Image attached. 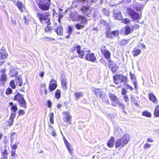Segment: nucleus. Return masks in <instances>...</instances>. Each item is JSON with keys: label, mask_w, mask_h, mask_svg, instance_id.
<instances>
[{"label": "nucleus", "mask_w": 159, "mask_h": 159, "mask_svg": "<svg viewBox=\"0 0 159 159\" xmlns=\"http://www.w3.org/2000/svg\"><path fill=\"white\" fill-rule=\"evenodd\" d=\"M139 27V25L137 24H135L134 26L127 25L124 27L125 34L127 35L132 33L134 31V29H137Z\"/></svg>", "instance_id": "nucleus-13"}, {"label": "nucleus", "mask_w": 159, "mask_h": 159, "mask_svg": "<svg viewBox=\"0 0 159 159\" xmlns=\"http://www.w3.org/2000/svg\"><path fill=\"white\" fill-rule=\"evenodd\" d=\"M8 56V54L4 51L0 52V59H6Z\"/></svg>", "instance_id": "nucleus-30"}, {"label": "nucleus", "mask_w": 159, "mask_h": 159, "mask_svg": "<svg viewBox=\"0 0 159 159\" xmlns=\"http://www.w3.org/2000/svg\"><path fill=\"white\" fill-rule=\"evenodd\" d=\"M18 90L20 92H25V87H23L22 88H21L20 89H18Z\"/></svg>", "instance_id": "nucleus-62"}, {"label": "nucleus", "mask_w": 159, "mask_h": 159, "mask_svg": "<svg viewBox=\"0 0 159 159\" xmlns=\"http://www.w3.org/2000/svg\"><path fill=\"white\" fill-rule=\"evenodd\" d=\"M111 65H112V66L111 67V70L112 73H114L117 70L118 67L116 64H114L113 62L111 64Z\"/></svg>", "instance_id": "nucleus-36"}, {"label": "nucleus", "mask_w": 159, "mask_h": 159, "mask_svg": "<svg viewBox=\"0 0 159 159\" xmlns=\"http://www.w3.org/2000/svg\"><path fill=\"white\" fill-rule=\"evenodd\" d=\"M51 22H50V23H47L45 24H47L46 26L44 28V32L46 33H48V32L51 33L52 30V28L49 26L51 25Z\"/></svg>", "instance_id": "nucleus-26"}, {"label": "nucleus", "mask_w": 159, "mask_h": 159, "mask_svg": "<svg viewBox=\"0 0 159 159\" xmlns=\"http://www.w3.org/2000/svg\"><path fill=\"white\" fill-rule=\"evenodd\" d=\"M4 147V148L3 149H1V150L2 156L0 157V159H8L9 153L7 149L6 145H5Z\"/></svg>", "instance_id": "nucleus-18"}, {"label": "nucleus", "mask_w": 159, "mask_h": 159, "mask_svg": "<svg viewBox=\"0 0 159 159\" xmlns=\"http://www.w3.org/2000/svg\"><path fill=\"white\" fill-rule=\"evenodd\" d=\"M119 34V30H116L111 31L110 29L107 30L105 33L106 37L111 39H113L115 37H118Z\"/></svg>", "instance_id": "nucleus-12"}, {"label": "nucleus", "mask_w": 159, "mask_h": 159, "mask_svg": "<svg viewBox=\"0 0 159 159\" xmlns=\"http://www.w3.org/2000/svg\"><path fill=\"white\" fill-rule=\"evenodd\" d=\"M62 114L64 115L63 116V120L64 122L70 125L72 124L71 122L72 116L70 115V112L67 111H64L62 112Z\"/></svg>", "instance_id": "nucleus-14"}, {"label": "nucleus", "mask_w": 159, "mask_h": 159, "mask_svg": "<svg viewBox=\"0 0 159 159\" xmlns=\"http://www.w3.org/2000/svg\"><path fill=\"white\" fill-rule=\"evenodd\" d=\"M126 93V91L124 88L121 91V94L123 95H125Z\"/></svg>", "instance_id": "nucleus-59"}, {"label": "nucleus", "mask_w": 159, "mask_h": 159, "mask_svg": "<svg viewBox=\"0 0 159 159\" xmlns=\"http://www.w3.org/2000/svg\"><path fill=\"white\" fill-rule=\"evenodd\" d=\"M10 110L12 111L13 112L11 113V114H14L15 116H16V113L18 110V107L16 105H15L13 106H12L10 108Z\"/></svg>", "instance_id": "nucleus-37"}, {"label": "nucleus", "mask_w": 159, "mask_h": 159, "mask_svg": "<svg viewBox=\"0 0 159 159\" xmlns=\"http://www.w3.org/2000/svg\"><path fill=\"white\" fill-rule=\"evenodd\" d=\"M57 87L56 81L53 79H52L50 81L48 85V89L49 92H52Z\"/></svg>", "instance_id": "nucleus-15"}, {"label": "nucleus", "mask_w": 159, "mask_h": 159, "mask_svg": "<svg viewBox=\"0 0 159 159\" xmlns=\"http://www.w3.org/2000/svg\"><path fill=\"white\" fill-rule=\"evenodd\" d=\"M18 113L19 116H20L24 115L25 114V112L24 110L20 109L19 110Z\"/></svg>", "instance_id": "nucleus-50"}, {"label": "nucleus", "mask_w": 159, "mask_h": 159, "mask_svg": "<svg viewBox=\"0 0 159 159\" xmlns=\"http://www.w3.org/2000/svg\"><path fill=\"white\" fill-rule=\"evenodd\" d=\"M20 142L19 141H17L11 147V148L14 150H16L17 148L18 144Z\"/></svg>", "instance_id": "nucleus-47"}, {"label": "nucleus", "mask_w": 159, "mask_h": 159, "mask_svg": "<svg viewBox=\"0 0 159 159\" xmlns=\"http://www.w3.org/2000/svg\"><path fill=\"white\" fill-rule=\"evenodd\" d=\"M108 97L110 99L111 105L113 107H124V105L121 103L119 100L118 98L114 94L110 93L108 94Z\"/></svg>", "instance_id": "nucleus-10"}, {"label": "nucleus", "mask_w": 159, "mask_h": 159, "mask_svg": "<svg viewBox=\"0 0 159 159\" xmlns=\"http://www.w3.org/2000/svg\"><path fill=\"white\" fill-rule=\"evenodd\" d=\"M50 16L49 12H44L43 13L38 12L36 13V17L38 18L41 23L45 24L47 23H50Z\"/></svg>", "instance_id": "nucleus-4"}, {"label": "nucleus", "mask_w": 159, "mask_h": 159, "mask_svg": "<svg viewBox=\"0 0 159 159\" xmlns=\"http://www.w3.org/2000/svg\"><path fill=\"white\" fill-rule=\"evenodd\" d=\"M39 8L42 11H46L49 10L51 4L50 0H34Z\"/></svg>", "instance_id": "nucleus-2"}, {"label": "nucleus", "mask_w": 159, "mask_h": 159, "mask_svg": "<svg viewBox=\"0 0 159 159\" xmlns=\"http://www.w3.org/2000/svg\"><path fill=\"white\" fill-rule=\"evenodd\" d=\"M54 31L58 35L62 36L63 34V30L61 25L58 26L56 29H54Z\"/></svg>", "instance_id": "nucleus-23"}, {"label": "nucleus", "mask_w": 159, "mask_h": 159, "mask_svg": "<svg viewBox=\"0 0 159 159\" xmlns=\"http://www.w3.org/2000/svg\"><path fill=\"white\" fill-rule=\"evenodd\" d=\"M130 21V20L128 18L124 19L123 20L122 22L125 24H129Z\"/></svg>", "instance_id": "nucleus-49"}, {"label": "nucleus", "mask_w": 159, "mask_h": 159, "mask_svg": "<svg viewBox=\"0 0 159 159\" xmlns=\"http://www.w3.org/2000/svg\"><path fill=\"white\" fill-rule=\"evenodd\" d=\"M133 84L134 85V88L136 89H137V84L136 82H133Z\"/></svg>", "instance_id": "nucleus-63"}, {"label": "nucleus", "mask_w": 159, "mask_h": 159, "mask_svg": "<svg viewBox=\"0 0 159 159\" xmlns=\"http://www.w3.org/2000/svg\"><path fill=\"white\" fill-rule=\"evenodd\" d=\"M23 19L25 20V23L27 24L28 25L29 23V21L28 20L27 18V17L26 16H25L23 17Z\"/></svg>", "instance_id": "nucleus-56"}, {"label": "nucleus", "mask_w": 159, "mask_h": 159, "mask_svg": "<svg viewBox=\"0 0 159 159\" xmlns=\"http://www.w3.org/2000/svg\"><path fill=\"white\" fill-rule=\"evenodd\" d=\"M127 87V89H129L130 91H132L133 90V88L128 84H125Z\"/></svg>", "instance_id": "nucleus-54"}, {"label": "nucleus", "mask_w": 159, "mask_h": 159, "mask_svg": "<svg viewBox=\"0 0 159 159\" xmlns=\"http://www.w3.org/2000/svg\"><path fill=\"white\" fill-rule=\"evenodd\" d=\"M130 138L129 135L125 134L120 138L117 139L115 143V147L122 148L126 144L129 140Z\"/></svg>", "instance_id": "nucleus-8"}, {"label": "nucleus", "mask_w": 159, "mask_h": 159, "mask_svg": "<svg viewBox=\"0 0 159 159\" xmlns=\"http://www.w3.org/2000/svg\"><path fill=\"white\" fill-rule=\"evenodd\" d=\"M90 6H84L83 8L81 9V11H84L85 12H86L90 8Z\"/></svg>", "instance_id": "nucleus-46"}, {"label": "nucleus", "mask_w": 159, "mask_h": 159, "mask_svg": "<svg viewBox=\"0 0 159 159\" xmlns=\"http://www.w3.org/2000/svg\"><path fill=\"white\" fill-rule=\"evenodd\" d=\"M52 102L50 100L47 101V105L49 108H51L52 106Z\"/></svg>", "instance_id": "nucleus-55"}, {"label": "nucleus", "mask_w": 159, "mask_h": 159, "mask_svg": "<svg viewBox=\"0 0 159 159\" xmlns=\"http://www.w3.org/2000/svg\"><path fill=\"white\" fill-rule=\"evenodd\" d=\"M113 16L118 20H122V16L121 12L118 8L114 9L113 11Z\"/></svg>", "instance_id": "nucleus-16"}, {"label": "nucleus", "mask_w": 159, "mask_h": 159, "mask_svg": "<svg viewBox=\"0 0 159 159\" xmlns=\"http://www.w3.org/2000/svg\"><path fill=\"white\" fill-rule=\"evenodd\" d=\"M16 134L15 132L12 133L10 135V142L11 143H12L13 141V139L14 138V136Z\"/></svg>", "instance_id": "nucleus-48"}, {"label": "nucleus", "mask_w": 159, "mask_h": 159, "mask_svg": "<svg viewBox=\"0 0 159 159\" xmlns=\"http://www.w3.org/2000/svg\"><path fill=\"white\" fill-rule=\"evenodd\" d=\"M75 49L79 54L78 57L82 58H83L84 55V51L81 50V46L79 45H76L74 47L71 48L70 50V53L73 54Z\"/></svg>", "instance_id": "nucleus-11"}, {"label": "nucleus", "mask_w": 159, "mask_h": 159, "mask_svg": "<svg viewBox=\"0 0 159 159\" xmlns=\"http://www.w3.org/2000/svg\"><path fill=\"white\" fill-rule=\"evenodd\" d=\"M83 92H77L74 94V96L76 99H78L83 97Z\"/></svg>", "instance_id": "nucleus-31"}, {"label": "nucleus", "mask_w": 159, "mask_h": 159, "mask_svg": "<svg viewBox=\"0 0 159 159\" xmlns=\"http://www.w3.org/2000/svg\"><path fill=\"white\" fill-rule=\"evenodd\" d=\"M7 75H1L0 77V82L2 84H5L7 80Z\"/></svg>", "instance_id": "nucleus-29"}, {"label": "nucleus", "mask_w": 159, "mask_h": 159, "mask_svg": "<svg viewBox=\"0 0 159 159\" xmlns=\"http://www.w3.org/2000/svg\"><path fill=\"white\" fill-rule=\"evenodd\" d=\"M142 114L143 116L148 117H150L151 116V113L147 111L143 112Z\"/></svg>", "instance_id": "nucleus-42"}, {"label": "nucleus", "mask_w": 159, "mask_h": 159, "mask_svg": "<svg viewBox=\"0 0 159 159\" xmlns=\"http://www.w3.org/2000/svg\"><path fill=\"white\" fill-rule=\"evenodd\" d=\"M6 70L5 68H2L0 70V73L1 75H7L6 74Z\"/></svg>", "instance_id": "nucleus-52"}, {"label": "nucleus", "mask_w": 159, "mask_h": 159, "mask_svg": "<svg viewBox=\"0 0 159 159\" xmlns=\"http://www.w3.org/2000/svg\"><path fill=\"white\" fill-rule=\"evenodd\" d=\"M67 31L68 34H71L72 32L73 31V30L71 26H69L67 28Z\"/></svg>", "instance_id": "nucleus-51"}, {"label": "nucleus", "mask_w": 159, "mask_h": 159, "mask_svg": "<svg viewBox=\"0 0 159 159\" xmlns=\"http://www.w3.org/2000/svg\"><path fill=\"white\" fill-rule=\"evenodd\" d=\"M16 154V151L15 150H11V156L12 157H14Z\"/></svg>", "instance_id": "nucleus-58"}, {"label": "nucleus", "mask_w": 159, "mask_h": 159, "mask_svg": "<svg viewBox=\"0 0 159 159\" xmlns=\"http://www.w3.org/2000/svg\"><path fill=\"white\" fill-rule=\"evenodd\" d=\"M151 145L148 143H146L143 146V148L144 149H146L149 148L151 147Z\"/></svg>", "instance_id": "nucleus-53"}, {"label": "nucleus", "mask_w": 159, "mask_h": 159, "mask_svg": "<svg viewBox=\"0 0 159 159\" xmlns=\"http://www.w3.org/2000/svg\"><path fill=\"white\" fill-rule=\"evenodd\" d=\"M44 75V73L43 72H41L39 74V76L41 77H43Z\"/></svg>", "instance_id": "nucleus-64"}, {"label": "nucleus", "mask_w": 159, "mask_h": 159, "mask_svg": "<svg viewBox=\"0 0 159 159\" xmlns=\"http://www.w3.org/2000/svg\"><path fill=\"white\" fill-rule=\"evenodd\" d=\"M87 24V22H86L85 23H84V24H81H81H80L79 23H78L75 25V26L77 30H80L81 29H82V27H85L84 25Z\"/></svg>", "instance_id": "nucleus-35"}, {"label": "nucleus", "mask_w": 159, "mask_h": 159, "mask_svg": "<svg viewBox=\"0 0 159 159\" xmlns=\"http://www.w3.org/2000/svg\"><path fill=\"white\" fill-rule=\"evenodd\" d=\"M113 82L116 84H118L123 83L125 84L128 82L127 76L123 74H116L113 75Z\"/></svg>", "instance_id": "nucleus-5"}, {"label": "nucleus", "mask_w": 159, "mask_h": 159, "mask_svg": "<svg viewBox=\"0 0 159 159\" xmlns=\"http://www.w3.org/2000/svg\"><path fill=\"white\" fill-rule=\"evenodd\" d=\"M13 100L18 103L19 106L25 108L27 107V102L25 99L23 95L18 92L13 97Z\"/></svg>", "instance_id": "nucleus-6"}, {"label": "nucleus", "mask_w": 159, "mask_h": 159, "mask_svg": "<svg viewBox=\"0 0 159 159\" xmlns=\"http://www.w3.org/2000/svg\"><path fill=\"white\" fill-rule=\"evenodd\" d=\"M129 74L130 75V79H131L132 80L135 79V75L134 74H132L131 72H130Z\"/></svg>", "instance_id": "nucleus-57"}, {"label": "nucleus", "mask_w": 159, "mask_h": 159, "mask_svg": "<svg viewBox=\"0 0 159 159\" xmlns=\"http://www.w3.org/2000/svg\"><path fill=\"white\" fill-rule=\"evenodd\" d=\"M143 5L139 4H137V5L134 7L135 9L138 11H140L143 8Z\"/></svg>", "instance_id": "nucleus-38"}, {"label": "nucleus", "mask_w": 159, "mask_h": 159, "mask_svg": "<svg viewBox=\"0 0 159 159\" xmlns=\"http://www.w3.org/2000/svg\"><path fill=\"white\" fill-rule=\"evenodd\" d=\"M85 59L92 62H94L97 60L96 57L93 53H88L85 56Z\"/></svg>", "instance_id": "nucleus-17"}, {"label": "nucleus", "mask_w": 159, "mask_h": 159, "mask_svg": "<svg viewBox=\"0 0 159 159\" xmlns=\"http://www.w3.org/2000/svg\"><path fill=\"white\" fill-rule=\"evenodd\" d=\"M129 41V39H123L121 40L119 42L121 46H124Z\"/></svg>", "instance_id": "nucleus-40"}, {"label": "nucleus", "mask_w": 159, "mask_h": 159, "mask_svg": "<svg viewBox=\"0 0 159 159\" xmlns=\"http://www.w3.org/2000/svg\"><path fill=\"white\" fill-rule=\"evenodd\" d=\"M15 117L14 114H11L10 118L7 121L8 126L9 127H10L13 125L14 122V119Z\"/></svg>", "instance_id": "nucleus-24"}, {"label": "nucleus", "mask_w": 159, "mask_h": 159, "mask_svg": "<svg viewBox=\"0 0 159 159\" xmlns=\"http://www.w3.org/2000/svg\"><path fill=\"white\" fill-rule=\"evenodd\" d=\"M15 80H12L9 82V85L12 89H15L16 87V85L15 84L14 82Z\"/></svg>", "instance_id": "nucleus-39"}, {"label": "nucleus", "mask_w": 159, "mask_h": 159, "mask_svg": "<svg viewBox=\"0 0 159 159\" xmlns=\"http://www.w3.org/2000/svg\"><path fill=\"white\" fill-rule=\"evenodd\" d=\"M103 93V91L101 89L94 88V93L96 96L97 97H99L106 104L109 105L110 102L107 95Z\"/></svg>", "instance_id": "nucleus-7"}, {"label": "nucleus", "mask_w": 159, "mask_h": 159, "mask_svg": "<svg viewBox=\"0 0 159 159\" xmlns=\"http://www.w3.org/2000/svg\"><path fill=\"white\" fill-rule=\"evenodd\" d=\"M69 18L70 20L74 22L80 21L81 23L84 24L86 22H88V19L84 15H78L77 16L76 14L71 13L69 14Z\"/></svg>", "instance_id": "nucleus-9"}, {"label": "nucleus", "mask_w": 159, "mask_h": 159, "mask_svg": "<svg viewBox=\"0 0 159 159\" xmlns=\"http://www.w3.org/2000/svg\"><path fill=\"white\" fill-rule=\"evenodd\" d=\"M124 100L126 102H127L129 100V98L127 95H125L124 97Z\"/></svg>", "instance_id": "nucleus-60"}, {"label": "nucleus", "mask_w": 159, "mask_h": 159, "mask_svg": "<svg viewBox=\"0 0 159 159\" xmlns=\"http://www.w3.org/2000/svg\"><path fill=\"white\" fill-rule=\"evenodd\" d=\"M114 143L115 140L114 137L111 136L107 142V146L109 148H112L114 145Z\"/></svg>", "instance_id": "nucleus-25"}, {"label": "nucleus", "mask_w": 159, "mask_h": 159, "mask_svg": "<svg viewBox=\"0 0 159 159\" xmlns=\"http://www.w3.org/2000/svg\"><path fill=\"white\" fill-rule=\"evenodd\" d=\"M148 97L149 100L155 104L158 103V100L153 93H149L148 94Z\"/></svg>", "instance_id": "nucleus-22"}, {"label": "nucleus", "mask_w": 159, "mask_h": 159, "mask_svg": "<svg viewBox=\"0 0 159 159\" xmlns=\"http://www.w3.org/2000/svg\"><path fill=\"white\" fill-rule=\"evenodd\" d=\"M65 144L66 147V148H67L68 150L69 151L70 153V155H72V151H73V149L72 148H70V145L69 144V143L67 140L66 141L64 142Z\"/></svg>", "instance_id": "nucleus-34"}, {"label": "nucleus", "mask_w": 159, "mask_h": 159, "mask_svg": "<svg viewBox=\"0 0 159 159\" xmlns=\"http://www.w3.org/2000/svg\"><path fill=\"white\" fill-rule=\"evenodd\" d=\"M147 141L148 142H152L154 141V140L152 138H148L147 139Z\"/></svg>", "instance_id": "nucleus-61"}, {"label": "nucleus", "mask_w": 159, "mask_h": 159, "mask_svg": "<svg viewBox=\"0 0 159 159\" xmlns=\"http://www.w3.org/2000/svg\"><path fill=\"white\" fill-rule=\"evenodd\" d=\"M61 87L64 90H66L67 89V82L66 77H61Z\"/></svg>", "instance_id": "nucleus-19"}, {"label": "nucleus", "mask_w": 159, "mask_h": 159, "mask_svg": "<svg viewBox=\"0 0 159 159\" xmlns=\"http://www.w3.org/2000/svg\"><path fill=\"white\" fill-rule=\"evenodd\" d=\"M131 99L133 102L137 106L139 107V105L137 102V101L136 100L135 96L134 95H131L130 96Z\"/></svg>", "instance_id": "nucleus-44"}, {"label": "nucleus", "mask_w": 159, "mask_h": 159, "mask_svg": "<svg viewBox=\"0 0 159 159\" xmlns=\"http://www.w3.org/2000/svg\"><path fill=\"white\" fill-rule=\"evenodd\" d=\"M16 6L21 12H23L25 10V6L21 2L17 1L16 3Z\"/></svg>", "instance_id": "nucleus-21"}, {"label": "nucleus", "mask_w": 159, "mask_h": 159, "mask_svg": "<svg viewBox=\"0 0 159 159\" xmlns=\"http://www.w3.org/2000/svg\"><path fill=\"white\" fill-rule=\"evenodd\" d=\"M15 81L16 85L19 87L22 86L23 85V82L22 77L20 75L16 76L15 79Z\"/></svg>", "instance_id": "nucleus-20"}, {"label": "nucleus", "mask_w": 159, "mask_h": 159, "mask_svg": "<svg viewBox=\"0 0 159 159\" xmlns=\"http://www.w3.org/2000/svg\"><path fill=\"white\" fill-rule=\"evenodd\" d=\"M54 114L53 113H51L50 114V120L51 122L53 124H54V121L53 120V117H54Z\"/></svg>", "instance_id": "nucleus-45"}, {"label": "nucleus", "mask_w": 159, "mask_h": 159, "mask_svg": "<svg viewBox=\"0 0 159 159\" xmlns=\"http://www.w3.org/2000/svg\"><path fill=\"white\" fill-rule=\"evenodd\" d=\"M44 41H52L55 40V39L49 37H44L42 38Z\"/></svg>", "instance_id": "nucleus-41"}, {"label": "nucleus", "mask_w": 159, "mask_h": 159, "mask_svg": "<svg viewBox=\"0 0 159 159\" xmlns=\"http://www.w3.org/2000/svg\"><path fill=\"white\" fill-rule=\"evenodd\" d=\"M126 12L133 21L137 22H139L142 17L141 14L138 13L131 8H127L126 9Z\"/></svg>", "instance_id": "nucleus-3"}, {"label": "nucleus", "mask_w": 159, "mask_h": 159, "mask_svg": "<svg viewBox=\"0 0 159 159\" xmlns=\"http://www.w3.org/2000/svg\"><path fill=\"white\" fill-rule=\"evenodd\" d=\"M153 115L155 117H159V105H157L154 109Z\"/></svg>", "instance_id": "nucleus-33"}, {"label": "nucleus", "mask_w": 159, "mask_h": 159, "mask_svg": "<svg viewBox=\"0 0 159 159\" xmlns=\"http://www.w3.org/2000/svg\"><path fill=\"white\" fill-rule=\"evenodd\" d=\"M12 88L9 87L7 88L5 91V94L7 95H9L11 94L12 92Z\"/></svg>", "instance_id": "nucleus-43"}, {"label": "nucleus", "mask_w": 159, "mask_h": 159, "mask_svg": "<svg viewBox=\"0 0 159 159\" xmlns=\"http://www.w3.org/2000/svg\"><path fill=\"white\" fill-rule=\"evenodd\" d=\"M141 52L140 49L134 48L132 51L133 56L135 57L139 55Z\"/></svg>", "instance_id": "nucleus-28"}, {"label": "nucleus", "mask_w": 159, "mask_h": 159, "mask_svg": "<svg viewBox=\"0 0 159 159\" xmlns=\"http://www.w3.org/2000/svg\"><path fill=\"white\" fill-rule=\"evenodd\" d=\"M61 91L59 89H57L55 92L54 97L57 99H59L61 98Z\"/></svg>", "instance_id": "nucleus-32"}, {"label": "nucleus", "mask_w": 159, "mask_h": 159, "mask_svg": "<svg viewBox=\"0 0 159 159\" xmlns=\"http://www.w3.org/2000/svg\"><path fill=\"white\" fill-rule=\"evenodd\" d=\"M100 51L102 56L107 61L109 67H110L111 64L113 63V61L111 60V53L110 51L108 49L106 45H103L101 46Z\"/></svg>", "instance_id": "nucleus-1"}, {"label": "nucleus", "mask_w": 159, "mask_h": 159, "mask_svg": "<svg viewBox=\"0 0 159 159\" xmlns=\"http://www.w3.org/2000/svg\"><path fill=\"white\" fill-rule=\"evenodd\" d=\"M41 93L42 94L43 93V90L42 89H43V92L44 93V94L45 96L47 95L48 93V91L47 89L46 88V85L45 84L43 83L41 84Z\"/></svg>", "instance_id": "nucleus-27"}]
</instances>
